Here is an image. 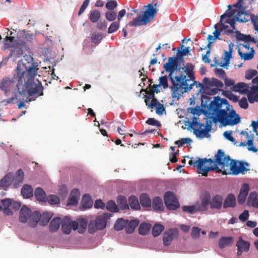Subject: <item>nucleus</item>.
<instances>
[{"instance_id": "obj_13", "label": "nucleus", "mask_w": 258, "mask_h": 258, "mask_svg": "<svg viewBox=\"0 0 258 258\" xmlns=\"http://www.w3.org/2000/svg\"><path fill=\"white\" fill-rule=\"evenodd\" d=\"M31 210L25 206H23L20 211L19 220L22 223H26L29 220L28 224L30 226V222L32 215Z\"/></svg>"}, {"instance_id": "obj_56", "label": "nucleus", "mask_w": 258, "mask_h": 258, "mask_svg": "<svg viewBox=\"0 0 258 258\" xmlns=\"http://www.w3.org/2000/svg\"><path fill=\"white\" fill-rule=\"evenodd\" d=\"M146 123L151 125H155L160 127L161 126L160 122L154 118H149L146 120Z\"/></svg>"}, {"instance_id": "obj_64", "label": "nucleus", "mask_w": 258, "mask_h": 258, "mask_svg": "<svg viewBox=\"0 0 258 258\" xmlns=\"http://www.w3.org/2000/svg\"><path fill=\"white\" fill-rule=\"evenodd\" d=\"M256 74L257 71L256 70H250L246 73L245 78L248 80H250L255 76Z\"/></svg>"}, {"instance_id": "obj_31", "label": "nucleus", "mask_w": 258, "mask_h": 258, "mask_svg": "<svg viewBox=\"0 0 258 258\" xmlns=\"http://www.w3.org/2000/svg\"><path fill=\"white\" fill-rule=\"evenodd\" d=\"M81 205L83 207H84L85 208H89L92 207L93 205V201L89 195L85 194L83 197L81 201Z\"/></svg>"}, {"instance_id": "obj_23", "label": "nucleus", "mask_w": 258, "mask_h": 258, "mask_svg": "<svg viewBox=\"0 0 258 258\" xmlns=\"http://www.w3.org/2000/svg\"><path fill=\"white\" fill-rule=\"evenodd\" d=\"M248 86L244 83H238L232 87V91L234 92L245 93L248 91Z\"/></svg>"}, {"instance_id": "obj_51", "label": "nucleus", "mask_w": 258, "mask_h": 258, "mask_svg": "<svg viewBox=\"0 0 258 258\" xmlns=\"http://www.w3.org/2000/svg\"><path fill=\"white\" fill-rule=\"evenodd\" d=\"M191 140L189 138H183L180 140L176 141L174 144L177 145L179 147L183 146L184 144H189L191 142Z\"/></svg>"}, {"instance_id": "obj_42", "label": "nucleus", "mask_w": 258, "mask_h": 258, "mask_svg": "<svg viewBox=\"0 0 258 258\" xmlns=\"http://www.w3.org/2000/svg\"><path fill=\"white\" fill-rule=\"evenodd\" d=\"M194 67L193 66L189 63L187 64L184 69V73L188 76V77L190 78V80H194V72H193Z\"/></svg>"}, {"instance_id": "obj_11", "label": "nucleus", "mask_w": 258, "mask_h": 258, "mask_svg": "<svg viewBox=\"0 0 258 258\" xmlns=\"http://www.w3.org/2000/svg\"><path fill=\"white\" fill-rule=\"evenodd\" d=\"M179 236L178 230L177 228L169 229L165 231L163 234V242L165 246L171 244L173 239Z\"/></svg>"}, {"instance_id": "obj_38", "label": "nucleus", "mask_w": 258, "mask_h": 258, "mask_svg": "<svg viewBox=\"0 0 258 258\" xmlns=\"http://www.w3.org/2000/svg\"><path fill=\"white\" fill-rule=\"evenodd\" d=\"M127 221L124 220L122 218L118 219L114 225V228L116 231H120L123 229L127 225Z\"/></svg>"}, {"instance_id": "obj_40", "label": "nucleus", "mask_w": 258, "mask_h": 258, "mask_svg": "<svg viewBox=\"0 0 258 258\" xmlns=\"http://www.w3.org/2000/svg\"><path fill=\"white\" fill-rule=\"evenodd\" d=\"M128 205L133 209H138L140 207L138 198L136 196H131L128 199Z\"/></svg>"}, {"instance_id": "obj_27", "label": "nucleus", "mask_w": 258, "mask_h": 258, "mask_svg": "<svg viewBox=\"0 0 258 258\" xmlns=\"http://www.w3.org/2000/svg\"><path fill=\"white\" fill-rule=\"evenodd\" d=\"M250 50L251 51L250 52L243 53L241 52L240 49L239 48L238 50V53L242 59L244 60H249L253 58L254 54L253 48H251Z\"/></svg>"}, {"instance_id": "obj_17", "label": "nucleus", "mask_w": 258, "mask_h": 258, "mask_svg": "<svg viewBox=\"0 0 258 258\" xmlns=\"http://www.w3.org/2000/svg\"><path fill=\"white\" fill-rule=\"evenodd\" d=\"M80 197V191L78 189H74L70 195L69 199L68 200V205H76L78 203V200Z\"/></svg>"}, {"instance_id": "obj_54", "label": "nucleus", "mask_w": 258, "mask_h": 258, "mask_svg": "<svg viewBox=\"0 0 258 258\" xmlns=\"http://www.w3.org/2000/svg\"><path fill=\"white\" fill-rule=\"evenodd\" d=\"M117 2L115 0H112L108 2L105 5L106 8L109 10H113L117 6Z\"/></svg>"}, {"instance_id": "obj_35", "label": "nucleus", "mask_w": 258, "mask_h": 258, "mask_svg": "<svg viewBox=\"0 0 258 258\" xmlns=\"http://www.w3.org/2000/svg\"><path fill=\"white\" fill-rule=\"evenodd\" d=\"M101 14L99 11L94 10L91 11L89 14V20L93 23H96L100 19Z\"/></svg>"}, {"instance_id": "obj_49", "label": "nucleus", "mask_w": 258, "mask_h": 258, "mask_svg": "<svg viewBox=\"0 0 258 258\" xmlns=\"http://www.w3.org/2000/svg\"><path fill=\"white\" fill-rule=\"evenodd\" d=\"M119 27V22H114L111 24L108 29V33L110 34L117 31Z\"/></svg>"}, {"instance_id": "obj_10", "label": "nucleus", "mask_w": 258, "mask_h": 258, "mask_svg": "<svg viewBox=\"0 0 258 258\" xmlns=\"http://www.w3.org/2000/svg\"><path fill=\"white\" fill-rule=\"evenodd\" d=\"M164 200L165 206L169 210H175L180 206L175 195L172 191L166 192L164 194Z\"/></svg>"}, {"instance_id": "obj_8", "label": "nucleus", "mask_w": 258, "mask_h": 258, "mask_svg": "<svg viewBox=\"0 0 258 258\" xmlns=\"http://www.w3.org/2000/svg\"><path fill=\"white\" fill-rule=\"evenodd\" d=\"M52 217V214L48 212H43L41 214L39 211L33 212L30 222V227H35L38 223L45 226L47 224Z\"/></svg>"}, {"instance_id": "obj_60", "label": "nucleus", "mask_w": 258, "mask_h": 258, "mask_svg": "<svg viewBox=\"0 0 258 258\" xmlns=\"http://www.w3.org/2000/svg\"><path fill=\"white\" fill-rule=\"evenodd\" d=\"M215 73L217 76L224 79L226 76L225 71L222 69H217L215 70Z\"/></svg>"}, {"instance_id": "obj_55", "label": "nucleus", "mask_w": 258, "mask_h": 258, "mask_svg": "<svg viewBox=\"0 0 258 258\" xmlns=\"http://www.w3.org/2000/svg\"><path fill=\"white\" fill-rule=\"evenodd\" d=\"M249 185L247 183H244L240 188L239 193L246 196L248 195L249 190Z\"/></svg>"}, {"instance_id": "obj_37", "label": "nucleus", "mask_w": 258, "mask_h": 258, "mask_svg": "<svg viewBox=\"0 0 258 258\" xmlns=\"http://www.w3.org/2000/svg\"><path fill=\"white\" fill-rule=\"evenodd\" d=\"M117 203L120 208L126 209L128 208L126 199L125 197L119 195L117 199Z\"/></svg>"}, {"instance_id": "obj_21", "label": "nucleus", "mask_w": 258, "mask_h": 258, "mask_svg": "<svg viewBox=\"0 0 258 258\" xmlns=\"http://www.w3.org/2000/svg\"><path fill=\"white\" fill-rule=\"evenodd\" d=\"M236 11H237L236 10L232 9L229 12L226 11L225 14H224L223 15H222L221 16L220 20L219 22L217 24H218V26L220 25V31H222L223 30L226 29L228 27V26L225 25L222 23L223 20L226 17H231L232 16H234L235 15V14L236 13Z\"/></svg>"}, {"instance_id": "obj_48", "label": "nucleus", "mask_w": 258, "mask_h": 258, "mask_svg": "<svg viewBox=\"0 0 258 258\" xmlns=\"http://www.w3.org/2000/svg\"><path fill=\"white\" fill-rule=\"evenodd\" d=\"M46 200L51 205L57 204L59 203V199L56 195H51L46 199Z\"/></svg>"}, {"instance_id": "obj_15", "label": "nucleus", "mask_w": 258, "mask_h": 258, "mask_svg": "<svg viewBox=\"0 0 258 258\" xmlns=\"http://www.w3.org/2000/svg\"><path fill=\"white\" fill-rule=\"evenodd\" d=\"M236 246L237 247V254L238 256H240L242 252H247L249 250L250 244L248 242L243 240L240 237L237 242Z\"/></svg>"}, {"instance_id": "obj_59", "label": "nucleus", "mask_w": 258, "mask_h": 258, "mask_svg": "<svg viewBox=\"0 0 258 258\" xmlns=\"http://www.w3.org/2000/svg\"><path fill=\"white\" fill-rule=\"evenodd\" d=\"M201 229L197 227H193L191 229V236L195 238H197L200 236Z\"/></svg>"}, {"instance_id": "obj_62", "label": "nucleus", "mask_w": 258, "mask_h": 258, "mask_svg": "<svg viewBox=\"0 0 258 258\" xmlns=\"http://www.w3.org/2000/svg\"><path fill=\"white\" fill-rule=\"evenodd\" d=\"M249 217V213L247 210H244L243 213H242L239 216V219L242 222L246 221Z\"/></svg>"}, {"instance_id": "obj_33", "label": "nucleus", "mask_w": 258, "mask_h": 258, "mask_svg": "<svg viewBox=\"0 0 258 258\" xmlns=\"http://www.w3.org/2000/svg\"><path fill=\"white\" fill-rule=\"evenodd\" d=\"M151 228V225L150 224L142 223L139 226V232L141 235H145L149 233Z\"/></svg>"}, {"instance_id": "obj_7", "label": "nucleus", "mask_w": 258, "mask_h": 258, "mask_svg": "<svg viewBox=\"0 0 258 258\" xmlns=\"http://www.w3.org/2000/svg\"><path fill=\"white\" fill-rule=\"evenodd\" d=\"M157 3L154 4V6L152 4L147 6V9L144 12L142 15L134 19L132 21L129 23L130 26H139L143 25H146L151 20L153 19L157 12V10L154 8L156 7Z\"/></svg>"}, {"instance_id": "obj_16", "label": "nucleus", "mask_w": 258, "mask_h": 258, "mask_svg": "<svg viewBox=\"0 0 258 258\" xmlns=\"http://www.w3.org/2000/svg\"><path fill=\"white\" fill-rule=\"evenodd\" d=\"M223 198L221 196L216 195L211 198L210 205L212 209L220 210L222 206Z\"/></svg>"}, {"instance_id": "obj_39", "label": "nucleus", "mask_w": 258, "mask_h": 258, "mask_svg": "<svg viewBox=\"0 0 258 258\" xmlns=\"http://www.w3.org/2000/svg\"><path fill=\"white\" fill-rule=\"evenodd\" d=\"M164 226L160 224H156L153 226L152 233L154 237L159 236L164 230Z\"/></svg>"}, {"instance_id": "obj_22", "label": "nucleus", "mask_w": 258, "mask_h": 258, "mask_svg": "<svg viewBox=\"0 0 258 258\" xmlns=\"http://www.w3.org/2000/svg\"><path fill=\"white\" fill-rule=\"evenodd\" d=\"M247 204L251 205L253 207L258 208V194L256 191L250 193L247 199Z\"/></svg>"}, {"instance_id": "obj_50", "label": "nucleus", "mask_w": 258, "mask_h": 258, "mask_svg": "<svg viewBox=\"0 0 258 258\" xmlns=\"http://www.w3.org/2000/svg\"><path fill=\"white\" fill-rule=\"evenodd\" d=\"M182 211L189 213H194L198 210H197L196 206H184L182 207Z\"/></svg>"}, {"instance_id": "obj_24", "label": "nucleus", "mask_w": 258, "mask_h": 258, "mask_svg": "<svg viewBox=\"0 0 258 258\" xmlns=\"http://www.w3.org/2000/svg\"><path fill=\"white\" fill-rule=\"evenodd\" d=\"M61 218L59 217L54 218L50 223L49 230L51 232H56L60 226Z\"/></svg>"}, {"instance_id": "obj_52", "label": "nucleus", "mask_w": 258, "mask_h": 258, "mask_svg": "<svg viewBox=\"0 0 258 258\" xmlns=\"http://www.w3.org/2000/svg\"><path fill=\"white\" fill-rule=\"evenodd\" d=\"M253 137H252L251 139H249L246 142L247 145L248 147L247 148L248 151H252L254 153H255L258 151V149L255 147L253 146Z\"/></svg>"}, {"instance_id": "obj_63", "label": "nucleus", "mask_w": 258, "mask_h": 258, "mask_svg": "<svg viewBox=\"0 0 258 258\" xmlns=\"http://www.w3.org/2000/svg\"><path fill=\"white\" fill-rule=\"evenodd\" d=\"M165 111V107L163 104L161 103H159V104L156 106V112L157 114L159 115L163 114V112Z\"/></svg>"}, {"instance_id": "obj_5", "label": "nucleus", "mask_w": 258, "mask_h": 258, "mask_svg": "<svg viewBox=\"0 0 258 258\" xmlns=\"http://www.w3.org/2000/svg\"><path fill=\"white\" fill-rule=\"evenodd\" d=\"M5 45L7 48H11L10 54L9 57L17 58L23 55L24 51L26 50L27 46L26 42L19 40L15 42V38L12 36H6L5 39Z\"/></svg>"}, {"instance_id": "obj_36", "label": "nucleus", "mask_w": 258, "mask_h": 258, "mask_svg": "<svg viewBox=\"0 0 258 258\" xmlns=\"http://www.w3.org/2000/svg\"><path fill=\"white\" fill-rule=\"evenodd\" d=\"M145 102L147 106L149 108H153L157 106L159 103H160L157 99L154 98H150L147 96H145Z\"/></svg>"}, {"instance_id": "obj_32", "label": "nucleus", "mask_w": 258, "mask_h": 258, "mask_svg": "<svg viewBox=\"0 0 258 258\" xmlns=\"http://www.w3.org/2000/svg\"><path fill=\"white\" fill-rule=\"evenodd\" d=\"M140 204L141 205L145 207H150L151 206V201L148 196L146 194H142L140 198Z\"/></svg>"}, {"instance_id": "obj_28", "label": "nucleus", "mask_w": 258, "mask_h": 258, "mask_svg": "<svg viewBox=\"0 0 258 258\" xmlns=\"http://www.w3.org/2000/svg\"><path fill=\"white\" fill-rule=\"evenodd\" d=\"M233 241L232 237H222L218 241V246L220 248H223L229 245Z\"/></svg>"}, {"instance_id": "obj_3", "label": "nucleus", "mask_w": 258, "mask_h": 258, "mask_svg": "<svg viewBox=\"0 0 258 258\" xmlns=\"http://www.w3.org/2000/svg\"><path fill=\"white\" fill-rule=\"evenodd\" d=\"M178 59L175 57H170L168 61L163 64V68L166 72H169V78L172 84L171 87V90L174 93H183L190 90L192 88L194 84L196 87H200L204 90V92L210 95H214L218 93L223 87V83L217 79L212 78L209 79L205 78L203 80V84L195 81L190 85L187 84L189 79H186L184 74L179 76H174L176 72L180 71V68L178 67Z\"/></svg>"}, {"instance_id": "obj_26", "label": "nucleus", "mask_w": 258, "mask_h": 258, "mask_svg": "<svg viewBox=\"0 0 258 258\" xmlns=\"http://www.w3.org/2000/svg\"><path fill=\"white\" fill-rule=\"evenodd\" d=\"M21 194L25 198H29L33 196V188L31 186L25 184L21 189Z\"/></svg>"}, {"instance_id": "obj_9", "label": "nucleus", "mask_w": 258, "mask_h": 258, "mask_svg": "<svg viewBox=\"0 0 258 258\" xmlns=\"http://www.w3.org/2000/svg\"><path fill=\"white\" fill-rule=\"evenodd\" d=\"M21 206L20 202L12 201L10 199H5L0 202V211L7 215H12L13 211L18 210Z\"/></svg>"}, {"instance_id": "obj_14", "label": "nucleus", "mask_w": 258, "mask_h": 258, "mask_svg": "<svg viewBox=\"0 0 258 258\" xmlns=\"http://www.w3.org/2000/svg\"><path fill=\"white\" fill-rule=\"evenodd\" d=\"M211 200V195L209 192H205L202 198L201 202L200 204L196 205L197 210L199 211H206L210 205Z\"/></svg>"}, {"instance_id": "obj_1", "label": "nucleus", "mask_w": 258, "mask_h": 258, "mask_svg": "<svg viewBox=\"0 0 258 258\" xmlns=\"http://www.w3.org/2000/svg\"><path fill=\"white\" fill-rule=\"evenodd\" d=\"M39 70L37 63L30 55H25L18 62L16 73L13 80L5 78L0 83V89L5 93L9 92L16 83L19 94L25 96L36 98L43 95V87L38 80H34Z\"/></svg>"}, {"instance_id": "obj_43", "label": "nucleus", "mask_w": 258, "mask_h": 258, "mask_svg": "<svg viewBox=\"0 0 258 258\" xmlns=\"http://www.w3.org/2000/svg\"><path fill=\"white\" fill-rule=\"evenodd\" d=\"M22 32L23 33V37L28 42H31L35 37V35L30 31L24 30L22 31Z\"/></svg>"}, {"instance_id": "obj_53", "label": "nucleus", "mask_w": 258, "mask_h": 258, "mask_svg": "<svg viewBox=\"0 0 258 258\" xmlns=\"http://www.w3.org/2000/svg\"><path fill=\"white\" fill-rule=\"evenodd\" d=\"M105 17L109 21H113L116 19V14L113 11H108L106 12Z\"/></svg>"}, {"instance_id": "obj_30", "label": "nucleus", "mask_w": 258, "mask_h": 258, "mask_svg": "<svg viewBox=\"0 0 258 258\" xmlns=\"http://www.w3.org/2000/svg\"><path fill=\"white\" fill-rule=\"evenodd\" d=\"M34 194L35 197L38 201L40 202H46V194L42 188H37L35 190Z\"/></svg>"}, {"instance_id": "obj_12", "label": "nucleus", "mask_w": 258, "mask_h": 258, "mask_svg": "<svg viewBox=\"0 0 258 258\" xmlns=\"http://www.w3.org/2000/svg\"><path fill=\"white\" fill-rule=\"evenodd\" d=\"M112 214L104 213L101 215L97 217L95 220V227L97 230H102L106 227L108 219L111 216Z\"/></svg>"}, {"instance_id": "obj_25", "label": "nucleus", "mask_w": 258, "mask_h": 258, "mask_svg": "<svg viewBox=\"0 0 258 258\" xmlns=\"http://www.w3.org/2000/svg\"><path fill=\"white\" fill-rule=\"evenodd\" d=\"M152 206L154 210L163 211L164 210L162 200L160 197H157L154 198Z\"/></svg>"}, {"instance_id": "obj_6", "label": "nucleus", "mask_w": 258, "mask_h": 258, "mask_svg": "<svg viewBox=\"0 0 258 258\" xmlns=\"http://www.w3.org/2000/svg\"><path fill=\"white\" fill-rule=\"evenodd\" d=\"M87 225V221L85 219H78L77 221H71L70 218L66 217L61 223V229L66 234H70L72 229L74 230L78 229L79 233H83L86 229Z\"/></svg>"}, {"instance_id": "obj_47", "label": "nucleus", "mask_w": 258, "mask_h": 258, "mask_svg": "<svg viewBox=\"0 0 258 258\" xmlns=\"http://www.w3.org/2000/svg\"><path fill=\"white\" fill-rule=\"evenodd\" d=\"M252 90V92H249L247 94L248 100L249 103H252L255 101L258 102V93H255V92L257 90Z\"/></svg>"}, {"instance_id": "obj_58", "label": "nucleus", "mask_w": 258, "mask_h": 258, "mask_svg": "<svg viewBox=\"0 0 258 258\" xmlns=\"http://www.w3.org/2000/svg\"><path fill=\"white\" fill-rule=\"evenodd\" d=\"M89 2H90V0H85L83 2V4L81 6V8L79 11L78 16H80L83 13V12L85 11V9L87 8L88 6L89 5Z\"/></svg>"}, {"instance_id": "obj_41", "label": "nucleus", "mask_w": 258, "mask_h": 258, "mask_svg": "<svg viewBox=\"0 0 258 258\" xmlns=\"http://www.w3.org/2000/svg\"><path fill=\"white\" fill-rule=\"evenodd\" d=\"M159 84L158 85H154V88H158L160 86H163L164 89H166L168 87V77L167 76H162L159 79Z\"/></svg>"}, {"instance_id": "obj_29", "label": "nucleus", "mask_w": 258, "mask_h": 258, "mask_svg": "<svg viewBox=\"0 0 258 258\" xmlns=\"http://www.w3.org/2000/svg\"><path fill=\"white\" fill-rule=\"evenodd\" d=\"M13 176L11 174H7L0 180V186L2 187H8L13 182Z\"/></svg>"}, {"instance_id": "obj_4", "label": "nucleus", "mask_w": 258, "mask_h": 258, "mask_svg": "<svg viewBox=\"0 0 258 258\" xmlns=\"http://www.w3.org/2000/svg\"><path fill=\"white\" fill-rule=\"evenodd\" d=\"M209 110L214 123L219 122L224 126L234 125L240 121V117L233 109H230V105L225 98H215L209 104Z\"/></svg>"}, {"instance_id": "obj_18", "label": "nucleus", "mask_w": 258, "mask_h": 258, "mask_svg": "<svg viewBox=\"0 0 258 258\" xmlns=\"http://www.w3.org/2000/svg\"><path fill=\"white\" fill-rule=\"evenodd\" d=\"M233 46L234 44L233 43L230 42L229 44V51H225L224 57V62L221 66V67H225L229 65L230 63V59L232 57Z\"/></svg>"}, {"instance_id": "obj_57", "label": "nucleus", "mask_w": 258, "mask_h": 258, "mask_svg": "<svg viewBox=\"0 0 258 258\" xmlns=\"http://www.w3.org/2000/svg\"><path fill=\"white\" fill-rule=\"evenodd\" d=\"M24 173L22 169H19L17 172L15 180L19 182H22L24 179Z\"/></svg>"}, {"instance_id": "obj_2", "label": "nucleus", "mask_w": 258, "mask_h": 258, "mask_svg": "<svg viewBox=\"0 0 258 258\" xmlns=\"http://www.w3.org/2000/svg\"><path fill=\"white\" fill-rule=\"evenodd\" d=\"M215 158L214 161L211 158H197L194 160L192 158L188 161V164L196 167L198 173L205 176H207L208 173L212 170H215L217 173L222 172L224 175H238L240 173L244 174L250 170L245 167L249 165L248 163L231 159L221 149L218 151Z\"/></svg>"}, {"instance_id": "obj_34", "label": "nucleus", "mask_w": 258, "mask_h": 258, "mask_svg": "<svg viewBox=\"0 0 258 258\" xmlns=\"http://www.w3.org/2000/svg\"><path fill=\"white\" fill-rule=\"evenodd\" d=\"M139 224V221L138 220H131L126 225L125 228L126 232L127 233H133L135 228L138 226Z\"/></svg>"}, {"instance_id": "obj_45", "label": "nucleus", "mask_w": 258, "mask_h": 258, "mask_svg": "<svg viewBox=\"0 0 258 258\" xmlns=\"http://www.w3.org/2000/svg\"><path fill=\"white\" fill-rule=\"evenodd\" d=\"M106 208L107 210L112 212H117L118 211V208L115 203L112 200L107 202Z\"/></svg>"}, {"instance_id": "obj_19", "label": "nucleus", "mask_w": 258, "mask_h": 258, "mask_svg": "<svg viewBox=\"0 0 258 258\" xmlns=\"http://www.w3.org/2000/svg\"><path fill=\"white\" fill-rule=\"evenodd\" d=\"M205 128L199 127V128H194V134L198 138H203L205 137L209 136V132L210 131V127L208 126H204Z\"/></svg>"}, {"instance_id": "obj_20", "label": "nucleus", "mask_w": 258, "mask_h": 258, "mask_svg": "<svg viewBox=\"0 0 258 258\" xmlns=\"http://www.w3.org/2000/svg\"><path fill=\"white\" fill-rule=\"evenodd\" d=\"M236 205L235 197L232 194H229L223 202V208H234Z\"/></svg>"}, {"instance_id": "obj_61", "label": "nucleus", "mask_w": 258, "mask_h": 258, "mask_svg": "<svg viewBox=\"0 0 258 258\" xmlns=\"http://www.w3.org/2000/svg\"><path fill=\"white\" fill-rule=\"evenodd\" d=\"M239 106L243 109H247L248 106V104L247 101V99L245 97H242L240 100H239Z\"/></svg>"}, {"instance_id": "obj_44", "label": "nucleus", "mask_w": 258, "mask_h": 258, "mask_svg": "<svg viewBox=\"0 0 258 258\" xmlns=\"http://www.w3.org/2000/svg\"><path fill=\"white\" fill-rule=\"evenodd\" d=\"M20 96V95L19 94ZM21 97L15 95V96L8 98L3 101V102H6L7 103H14L15 99L18 100L19 101L21 100L24 101L29 95L25 96L24 95H21Z\"/></svg>"}, {"instance_id": "obj_46", "label": "nucleus", "mask_w": 258, "mask_h": 258, "mask_svg": "<svg viewBox=\"0 0 258 258\" xmlns=\"http://www.w3.org/2000/svg\"><path fill=\"white\" fill-rule=\"evenodd\" d=\"M102 39V36L100 33H93L91 36V42L96 45L100 43Z\"/></svg>"}]
</instances>
